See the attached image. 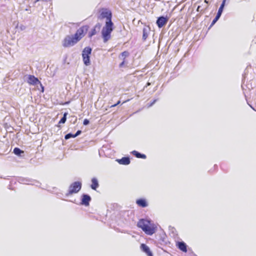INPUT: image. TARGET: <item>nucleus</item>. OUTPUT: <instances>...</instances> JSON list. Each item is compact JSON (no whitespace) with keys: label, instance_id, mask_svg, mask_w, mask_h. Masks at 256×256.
Here are the masks:
<instances>
[{"label":"nucleus","instance_id":"1","mask_svg":"<svg viewBox=\"0 0 256 256\" xmlns=\"http://www.w3.org/2000/svg\"><path fill=\"white\" fill-rule=\"evenodd\" d=\"M112 14L110 10H102L100 18H106V24L102 30V36L104 42H106L111 38V33L114 30V24L112 21Z\"/></svg>","mask_w":256,"mask_h":256},{"label":"nucleus","instance_id":"2","mask_svg":"<svg viewBox=\"0 0 256 256\" xmlns=\"http://www.w3.org/2000/svg\"><path fill=\"white\" fill-rule=\"evenodd\" d=\"M137 226L140 228L148 235L152 236L154 234L157 230L156 225L150 220L142 218L137 224Z\"/></svg>","mask_w":256,"mask_h":256},{"label":"nucleus","instance_id":"3","mask_svg":"<svg viewBox=\"0 0 256 256\" xmlns=\"http://www.w3.org/2000/svg\"><path fill=\"white\" fill-rule=\"evenodd\" d=\"M88 28V26L84 25L77 30L76 33L73 36L78 42L84 36Z\"/></svg>","mask_w":256,"mask_h":256},{"label":"nucleus","instance_id":"4","mask_svg":"<svg viewBox=\"0 0 256 256\" xmlns=\"http://www.w3.org/2000/svg\"><path fill=\"white\" fill-rule=\"evenodd\" d=\"M92 49L89 47H86L82 52V57L84 64L86 66H89L90 62V55L92 53Z\"/></svg>","mask_w":256,"mask_h":256},{"label":"nucleus","instance_id":"5","mask_svg":"<svg viewBox=\"0 0 256 256\" xmlns=\"http://www.w3.org/2000/svg\"><path fill=\"white\" fill-rule=\"evenodd\" d=\"M82 188V183L80 182H75L72 183L69 186L66 196H70L78 192Z\"/></svg>","mask_w":256,"mask_h":256},{"label":"nucleus","instance_id":"6","mask_svg":"<svg viewBox=\"0 0 256 256\" xmlns=\"http://www.w3.org/2000/svg\"><path fill=\"white\" fill-rule=\"evenodd\" d=\"M78 42L76 40L74 36H66L62 40V46L64 48H68L74 46Z\"/></svg>","mask_w":256,"mask_h":256},{"label":"nucleus","instance_id":"7","mask_svg":"<svg viewBox=\"0 0 256 256\" xmlns=\"http://www.w3.org/2000/svg\"><path fill=\"white\" fill-rule=\"evenodd\" d=\"M168 21V18L164 16H160L156 20V24L158 28H161L164 26Z\"/></svg>","mask_w":256,"mask_h":256},{"label":"nucleus","instance_id":"8","mask_svg":"<svg viewBox=\"0 0 256 256\" xmlns=\"http://www.w3.org/2000/svg\"><path fill=\"white\" fill-rule=\"evenodd\" d=\"M28 82L30 85H36L37 84H40L38 78L33 75H28Z\"/></svg>","mask_w":256,"mask_h":256},{"label":"nucleus","instance_id":"9","mask_svg":"<svg viewBox=\"0 0 256 256\" xmlns=\"http://www.w3.org/2000/svg\"><path fill=\"white\" fill-rule=\"evenodd\" d=\"M140 248L143 252H145L148 256H153L150 248L144 244H142L140 246Z\"/></svg>","mask_w":256,"mask_h":256},{"label":"nucleus","instance_id":"10","mask_svg":"<svg viewBox=\"0 0 256 256\" xmlns=\"http://www.w3.org/2000/svg\"><path fill=\"white\" fill-rule=\"evenodd\" d=\"M101 25L100 23L96 24L94 28L88 33V36L92 37L96 34V33L100 30Z\"/></svg>","mask_w":256,"mask_h":256},{"label":"nucleus","instance_id":"11","mask_svg":"<svg viewBox=\"0 0 256 256\" xmlns=\"http://www.w3.org/2000/svg\"><path fill=\"white\" fill-rule=\"evenodd\" d=\"M176 246L184 252H187V246L184 242H178L176 244Z\"/></svg>","mask_w":256,"mask_h":256},{"label":"nucleus","instance_id":"12","mask_svg":"<svg viewBox=\"0 0 256 256\" xmlns=\"http://www.w3.org/2000/svg\"><path fill=\"white\" fill-rule=\"evenodd\" d=\"M91 200L90 196L88 194H83L82 196L81 204L86 206H89L90 202Z\"/></svg>","mask_w":256,"mask_h":256},{"label":"nucleus","instance_id":"13","mask_svg":"<svg viewBox=\"0 0 256 256\" xmlns=\"http://www.w3.org/2000/svg\"><path fill=\"white\" fill-rule=\"evenodd\" d=\"M136 204L140 207L145 208L148 206V203L145 199L140 198L136 200Z\"/></svg>","mask_w":256,"mask_h":256},{"label":"nucleus","instance_id":"14","mask_svg":"<svg viewBox=\"0 0 256 256\" xmlns=\"http://www.w3.org/2000/svg\"><path fill=\"white\" fill-rule=\"evenodd\" d=\"M116 160L120 164L128 165L130 164V160L128 157H123L121 159Z\"/></svg>","mask_w":256,"mask_h":256},{"label":"nucleus","instance_id":"15","mask_svg":"<svg viewBox=\"0 0 256 256\" xmlns=\"http://www.w3.org/2000/svg\"><path fill=\"white\" fill-rule=\"evenodd\" d=\"M98 186V183L96 178H92V184L90 186L92 190H96Z\"/></svg>","mask_w":256,"mask_h":256},{"label":"nucleus","instance_id":"16","mask_svg":"<svg viewBox=\"0 0 256 256\" xmlns=\"http://www.w3.org/2000/svg\"><path fill=\"white\" fill-rule=\"evenodd\" d=\"M133 155L135 156L138 158H141L143 159L146 158V156L144 154H142L136 150H134L132 152Z\"/></svg>","mask_w":256,"mask_h":256},{"label":"nucleus","instance_id":"17","mask_svg":"<svg viewBox=\"0 0 256 256\" xmlns=\"http://www.w3.org/2000/svg\"><path fill=\"white\" fill-rule=\"evenodd\" d=\"M148 36V30L146 28H144L142 30V40L145 41Z\"/></svg>","mask_w":256,"mask_h":256},{"label":"nucleus","instance_id":"18","mask_svg":"<svg viewBox=\"0 0 256 256\" xmlns=\"http://www.w3.org/2000/svg\"><path fill=\"white\" fill-rule=\"evenodd\" d=\"M226 0H223L221 4V5L218 10V12L217 13L218 14H220V15L222 14V11H223L225 3H226Z\"/></svg>","mask_w":256,"mask_h":256},{"label":"nucleus","instance_id":"19","mask_svg":"<svg viewBox=\"0 0 256 256\" xmlns=\"http://www.w3.org/2000/svg\"><path fill=\"white\" fill-rule=\"evenodd\" d=\"M14 152L16 155H20L21 154L23 153L24 152L18 148H15L14 150Z\"/></svg>","mask_w":256,"mask_h":256},{"label":"nucleus","instance_id":"20","mask_svg":"<svg viewBox=\"0 0 256 256\" xmlns=\"http://www.w3.org/2000/svg\"><path fill=\"white\" fill-rule=\"evenodd\" d=\"M68 114L64 113V116L61 118V120L59 121V124H64L65 123L66 120V116Z\"/></svg>","mask_w":256,"mask_h":256},{"label":"nucleus","instance_id":"21","mask_svg":"<svg viewBox=\"0 0 256 256\" xmlns=\"http://www.w3.org/2000/svg\"><path fill=\"white\" fill-rule=\"evenodd\" d=\"M129 55V52L128 51H124L121 53V56L123 60H126V58Z\"/></svg>","mask_w":256,"mask_h":256},{"label":"nucleus","instance_id":"22","mask_svg":"<svg viewBox=\"0 0 256 256\" xmlns=\"http://www.w3.org/2000/svg\"><path fill=\"white\" fill-rule=\"evenodd\" d=\"M74 134H68L65 136L64 138L66 140H68L70 138H75V136H74Z\"/></svg>","mask_w":256,"mask_h":256},{"label":"nucleus","instance_id":"23","mask_svg":"<svg viewBox=\"0 0 256 256\" xmlns=\"http://www.w3.org/2000/svg\"><path fill=\"white\" fill-rule=\"evenodd\" d=\"M126 62V60H123L122 62L119 64V66L120 68L122 67L124 65Z\"/></svg>","mask_w":256,"mask_h":256},{"label":"nucleus","instance_id":"24","mask_svg":"<svg viewBox=\"0 0 256 256\" xmlns=\"http://www.w3.org/2000/svg\"><path fill=\"white\" fill-rule=\"evenodd\" d=\"M90 122L88 119H84V120L83 124L84 125H87L89 124Z\"/></svg>","mask_w":256,"mask_h":256},{"label":"nucleus","instance_id":"25","mask_svg":"<svg viewBox=\"0 0 256 256\" xmlns=\"http://www.w3.org/2000/svg\"><path fill=\"white\" fill-rule=\"evenodd\" d=\"M81 132H82L80 130H78L77 132L76 133V134H74V136L75 137L77 136L78 135H79L81 133Z\"/></svg>","mask_w":256,"mask_h":256},{"label":"nucleus","instance_id":"26","mask_svg":"<svg viewBox=\"0 0 256 256\" xmlns=\"http://www.w3.org/2000/svg\"><path fill=\"white\" fill-rule=\"evenodd\" d=\"M218 21V20H216V19L214 18L211 24V25L210 26H213L216 22Z\"/></svg>","mask_w":256,"mask_h":256},{"label":"nucleus","instance_id":"27","mask_svg":"<svg viewBox=\"0 0 256 256\" xmlns=\"http://www.w3.org/2000/svg\"><path fill=\"white\" fill-rule=\"evenodd\" d=\"M220 16H221V15L218 14H216V16L215 17V18H214L218 20V19H219V18H220Z\"/></svg>","mask_w":256,"mask_h":256},{"label":"nucleus","instance_id":"28","mask_svg":"<svg viewBox=\"0 0 256 256\" xmlns=\"http://www.w3.org/2000/svg\"><path fill=\"white\" fill-rule=\"evenodd\" d=\"M220 16H221V15L218 14H216V16L215 17V18H214L218 20V19H219V18H220Z\"/></svg>","mask_w":256,"mask_h":256},{"label":"nucleus","instance_id":"29","mask_svg":"<svg viewBox=\"0 0 256 256\" xmlns=\"http://www.w3.org/2000/svg\"><path fill=\"white\" fill-rule=\"evenodd\" d=\"M116 106H117V104H113V105H112V106H110V108H114V107Z\"/></svg>","mask_w":256,"mask_h":256},{"label":"nucleus","instance_id":"30","mask_svg":"<svg viewBox=\"0 0 256 256\" xmlns=\"http://www.w3.org/2000/svg\"><path fill=\"white\" fill-rule=\"evenodd\" d=\"M156 100H154L150 104V106H152L155 102H156Z\"/></svg>","mask_w":256,"mask_h":256},{"label":"nucleus","instance_id":"31","mask_svg":"<svg viewBox=\"0 0 256 256\" xmlns=\"http://www.w3.org/2000/svg\"><path fill=\"white\" fill-rule=\"evenodd\" d=\"M129 100H129V99H128V100H125L124 102H122V104H124V103H125V102H128Z\"/></svg>","mask_w":256,"mask_h":256},{"label":"nucleus","instance_id":"32","mask_svg":"<svg viewBox=\"0 0 256 256\" xmlns=\"http://www.w3.org/2000/svg\"><path fill=\"white\" fill-rule=\"evenodd\" d=\"M120 103V100H118V101L117 102L116 104H117V105H118V104H119Z\"/></svg>","mask_w":256,"mask_h":256},{"label":"nucleus","instance_id":"33","mask_svg":"<svg viewBox=\"0 0 256 256\" xmlns=\"http://www.w3.org/2000/svg\"><path fill=\"white\" fill-rule=\"evenodd\" d=\"M204 2L206 4H208V1L207 0H204Z\"/></svg>","mask_w":256,"mask_h":256},{"label":"nucleus","instance_id":"34","mask_svg":"<svg viewBox=\"0 0 256 256\" xmlns=\"http://www.w3.org/2000/svg\"><path fill=\"white\" fill-rule=\"evenodd\" d=\"M150 84V82H148L147 84H146V86H148Z\"/></svg>","mask_w":256,"mask_h":256},{"label":"nucleus","instance_id":"35","mask_svg":"<svg viewBox=\"0 0 256 256\" xmlns=\"http://www.w3.org/2000/svg\"><path fill=\"white\" fill-rule=\"evenodd\" d=\"M200 6H198V8H197V10H198H198H200Z\"/></svg>","mask_w":256,"mask_h":256}]
</instances>
